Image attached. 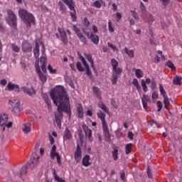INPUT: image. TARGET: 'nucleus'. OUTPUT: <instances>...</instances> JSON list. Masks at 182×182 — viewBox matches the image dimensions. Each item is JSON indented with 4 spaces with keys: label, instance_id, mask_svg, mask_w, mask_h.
<instances>
[{
    "label": "nucleus",
    "instance_id": "nucleus-52",
    "mask_svg": "<svg viewBox=\"0 0 182 182\" xmlns=\"http://www.w3.org/2000/svg\"><path fill=\"white\" fill-rule=\"evenodd\" d=\"M94 6H95V8H102V3L100 1H95L94 2Z\"/></svg>",
    "mask_w": 182,
    "mask_h": 182
},
{
    "label": "nucleus",
    "instance_id": "nucleus-20",
    "mask_svg": "<svg viewBox=\"0 0 182 182\" xmlns=\"http://www.w3.org/2000/svg\"><path fill=\"white\" fill-rule=\"evenodd\" d=\"M31 126H32V124H31L29 123L24 124L23 125L22 130H23V132L24 134H28V133H31V132L32 130L31 129Z\"/></svg>",
    "mask_w": 182,
    "mask_h": 182
},
{
    "label": "nucleus",
    "instance_id": "nucleus-8",
    "mask_svg": "<svg viewBox=\"0 0 182 182\" xmlns=\"http://www.w3.org/2000/svg\"><path fill=\"white\" fill-rule=\"evenodd\" d=\"M84 33H85L86 36L87 38H90V39L92 41V42L95 45H97L99 43V36L97 35H94L93 33H91L89 31H86V30H84Z\"/></svg>",
    "mask_w": 182,
    "mask_h": 182
},
{
    "label": "nucleus",
    "instance_id": "nucleus-57",
    "mask_svg": "<svg viewBox=\"0 0 182 182\" xmlns=\"http://www.w3.org/2000/svg\"><path fill=\"white\" fill-rule=\"evenodd\" d=\"M132 84L134 85V86H135V87H137V89H139V80H137V79L134 78Z\"/></svg>",
    "mask_w": 182,
    "mask_h": 182
},
{
    "label": "nucleus",
    "instance_id": "nucleus-55",
    "mask_svg": "<svg viewBox=\"0 0 182 182\" xmlns=\"http://www.w3.org/2000/svg\"><path fill=\"white\" fill-rule=\"evenodd\" d=\"M157 106H158V112H161V109H163V104L161 103V101L157 102Z\"/></svg>",
    "mask_w": 182,
    "mask_h": 182
},
{
    "label": "nucleus",
    "instance_id": "nucleus-41",
    "mask_svg": "<svg viewBox=\"0 0 182 182\" xmlns=\"http://www.w3.org/2000/svg\"><path fill=\"white\" fill-rule=\"evenodd\" d=\"M43 99L44 102L47 104V106H48V109H50V101L49 100V97H48V95H43Z\"/></svg>",
    "mask_w": 182,
    "mask_h": 182
},
{
    "label": "nucleus",
    "instance_id": "nucleus-51",
    "mask_svg": "<svg viewBox=\"0 0 182 182\" xmlns=\"http://www.w3.org/2000/svg\"><path fill=\"white\" fill-rule=\"evenodd\" d=\"M11 49L14 52H19V50H20V48L18 47V46H16L15 44H11Z\"/></svg>",
    "mask_w": 182,
    "mask_h": 182
},
{
    "label": "nucleus",
    "instance_id": "nucleus-1",
    "mask_svg": "<svg viewBox=\"0 0 182 182\" xmlns=\"http://www.w3.org/2000/svg\"><path fill=\"white\" fill-rule=\"evenodd\" d=\"M50 96L54 105L58 107V114H55V117L57 126L60 129L62 127V119L63 117V112H65L69 116L72 114L70 107L65 104L69 101V98L68 97L66 91H65V88L62 86L56 87L51 91Z\"/></svg>",
    "mask_w": 182,
    "mask_h": 182
},
{
    "label": "nucleus",
    "instance_id": "nucleus-25",
    "mask_svg": "<svg viewBox=\"0 0 182 182\" xmlns=\"http://www.w3.org/2000/svg\"><path fill=\"white\" fill-rule=\"evenodd\" d=\"M23 92L28 95V96H32V95H35V90L33 88H28L26 87H22Z\"/></svg>",
    "mask_w": 182,
    "mask_h": 182
},
{
    "label": "nucleus",
    "instance_id": "nucleus-46",
    "mask_svg": "<svg viewBox=\"0 0 182 182\" xmlns=\"http://www.w3.org/2000/svg\"><path fill=\"white\" fill-rule=\"evenodd\" d=\"M120 178L124 182H126L127 179L126 178V173L124 171H122L120 173Z\"/></svg>",
    "mask_w": 182,
    "mask_h": 182
},
{
    "label": "nucleus",
    "instance_id": "nucleus-53",
    "mask_svg": "<svg viewBox=\"0 0 182 182\" xmlns=\"http://www.w3.org/2000/svg\"><path fill=\"white\" fill-rule=\"evenodd\" d=\"M166 65H168V68H170V69H176V67H174V64L171 63V61H168L166 63Z\"/></svg>",
    "mask_w": 182,
    "mask_h": 182
},
{
    "label": "nucleus",
    "instance_id": "nucleus-54",
    "mask_svg": "<svg viewBox=\"0 0 182 182\" xmlns=\"http://www.w3.org/2000/svg\"><path fill=\"white\" fill-rule=\"evenodd\" d=\"M160 2H161L162 5H164V6H167V5H168V4H170V0H159Z\"/></svg>",
    "mask_w": 182,
    "mask_h": 182
},
{
    "label": "nucleus",
    "instance_id": "nucleus-23",
    "mask_svg": "<svg viewBox=\"0 0 182 182\" xmlns=\"http://www.w3.org/2000/svg\"><path fill=\"white\" fill-rule=\"evenodd\" d=\"M144 109L147 108V102H150V98L148 95L144 94L141 98Z\"/></svg>",
    "mask_w": 182,
    "mask_h": 182
},
{
    "label": "nucleus",
    "instance_id": "nucleus-4",
    "mask_svg": "<svg viewBox=\"0 0 182 182\" xmlns=\"http://www.w3.org/2000/svg\"><path fill=\"white\" fill-rule=\"evenodd\" d=\"M67 6H68L70 12V16L73 22H76V10H75V3L73 2V0H62Z\"/></svg>",
    "mask_w": 182,
    "mask_h": 182
},
{
    "label": "nucleus",
    "instance_id": "nucleus-33",
    "mask_svg": "<svg viewBox=\"0 0 182 182\" xmlns=\"http://www.w3.org/2000/svg\"><path fill=\"white\" fill-rule=\"evenodd\" d=\"M28 166H29V163H27L26 165L21 168V170L20 171V176H23L26 174V173H28Z\"/></svg>",
    "mask_w": 182,
    "mask_h": 182
},
{
    "label": "nucleus",
    "instance_id": "nucleus-27",
    "mask_svg": "<svg viewBox=\"0 0 182 182\" xmlns=\"http://www.w3.org/2000/svg\"><path fill=\"white\" fill-rule=\"evenodd\" d=\"M85 56L87 60L90 62L91 68L95 70V64L93 63V59L92 58V55L85 53Z\"/></svg>",
    "mask_w": 182,
    "mask_h": 182
},
{
    "label": "nucleus",
    "instance_id": "nucleus-2",
    "mask_svg": "<svg viewBox=\"0 0 182 182\" xmlns=\"http://www.w3.org/2000/svg\"><path fill=\"white\" fill-rule=\"evenodd\" d=\"M18 16L21 19L26 23L27 26L31 28V23H34L35 17L31 13H28L26 9H21L18 11Z\"/></svg>",
    "mask_w": 182,
    "mask_h": 182
},
{
    "label": "nucleus",
    "instance_id": "nucleus-22",
    "mask_svg": "<svg viewBox=\"0 0 182 182\" xmlns=\"http://www.w3.org/2000/svg\"><path fill=\"white\" fill-rule=\"evenodd\" d=\"M90 156L89 155H85L83 158H82V166H84V167H89V166L91 164V163H90Z\"/></svg>",
    "mask_w": 182,
    "mask_h": 182
},
{
    "label": "nucleus",
    "instance_id": "nucleus-18",
    "mask_svg": "<svg viewBox=\"0 0 182 182\" xmlns=\"http://www.w3.org/2000/svg\"><path fill=\"white\" fill-rule=\"evenodd\" d=\"M111 63L114 72L122 73V70L121 68H117V66H119V62H117L116 59H112Z\"/></svg>",
    "mask_w": 182,
    "mask_h": 182
},
{
    "label": "nucleus",
    "instance_id": "nucleus-49",
    "mask_svg": "<svg viewBox=\"0 0 182 182\" xmlns=\"http://www.w3.org/2000/svg\"><path fill=\"white\" fill-rule=\"evenodd\" d=\"M50 157L53 160H55V157H56L57 156L59 155V154L58 152L55 151H50Z\"/></svg>",
    "mask_w": 182,
    "mask_h": 182
},
{
    "label": "nucleus",
    "instance_id": "nucleus-62",
    "mask_svg": "<svg viewBox=\"0 0 182 182\" xmlns=\"http://www.w3.org/2000/svg\"><path fill=\"white\" fill-rule=\"evenodd\" d=\"M92 31L94 32V33H97V32H99V30L97 29V26H92Z\"/></svg>",
    "mask_w": 182,
    "mask_h": 182
},
{
    "label": "nucleus",
    "instance_id": "nucleus-11",
    "mask_svg": "<svg viewBox=\"0 0 182 182\" xmlns=\"http://www.w3.org/2000/svg\"><path fill=\"white\" fill-rule=\"evenodd\" d=\"M102 130L106 141L110 143V141H112V135H110V132H109V127L107 125H105L102 127Z\"/></svg>",
    "mask_w": 182,
    "mask_h": 182
},
{
    "label": "nucleus",
    "instance_id": "nucleus-48",
    "mask_svg": "<svg viewBox=\"0 0 182 182\" xmlns=\"http://www.w3.org/2000/svg\"><path fill=\"white\" fill-rule=\"evenodd\" d=\"M108 29L109 32H111V33H113V32H114V28H113V26H112V21L110 20L108 21Z\"/></svg>",
    "mask_w": 182,
    "mask_h": 182
},
{
    "label": "nucleus",
    "instance_id": "nucleus-47",
    "mask_svg": "<svg viewBox=\"0 0 182 182\" xmlns=\"http://www.w3.org/2000/svg\"><path fill=\"white\" fill-rule=\"evenodd\" d=\"M159 91L163 97L166 96V90L161 84L159 85Z\"/></svg>",
    "mask_w": 182,
    "mask_h": 182
},
{
    "label": "nucleus",
    "instance_id": "nucleus-63",
    "mask_svg": "<svg viewBox=\"0 0 182 182\" xmlns=\"http://www.w3.org/2000/svg\"><path fill=\"white\" fill-rule=\"evenodd\" d=\"M151 89L154 90V87H156V81L154 80H152L151 82Z\"/></svg>",
    "mask_w": 182,
    "mask_h": 182
},
{
    "label": "nucleus",
    "instance_id": "nucleus-24",
    "mask_svg": "<svg viewBox=\"0 0 182 182\" xmlns=\"http://www.w3.org/2000/svg\"><path fill=\"white\" fill-rule=\"evenodd\" d=\"M77 113L80 119H83V107H82V105L80 104H78L77 105Z\"/></svg>",
    "mask_w": 182,
    "mask_h": 182
},
{
    "label": "nucleus",
    "instance_id": "nucleus-5",
    "mask_svg": "<svg viewBox=\"0 0 182 182\" xmlns=\"http://www.w3.org/2000/svg\"><path fill=\"white\" fill-rule=\"evenodd\" d=\"M35 68L36 70L38 75V77L40 80L42 82V83H46V80H48V77L45 74H43L42 72H41V66L39 65V60H37L35 63Z\"/></svg>",
    "mask_w": 182,
    "mask_h": 182
},
{
    "label": "nucleus",
    "instance_id": "nucleus-45",
    "mask_svg": "<svg viewBox=\"0 0 182 182\" xmlns=\"http://www.w3.org/2000/svg\"><path fill=\"white\" fill-rule=\"evenodd\" d=\"M147 22L148 23H153V22H154V17H153V15L149 14L147 16Z\"/></svg>",
    "mask_w": 182,
    "mask_h": 182
},
{
    "label": "nucleus",
    "instance_id": "nucleus-16",
    "mask_svg": "<svg viewBox=\"0 0 182 182\" xmlns=\"http://www.w3.org/2000/svg\"><path fill=\"white\" fill-rule=\"evenodd\" d=\"M8 90L12 91L14 90V92H20L19 85H15L12 82H9L6 86Z\"/></svg>",
    "mask_w": 182,
    "mask_h": 182
},
{
    "label": "nucleus",
    "instance_id": "nucleus-32",
    "mask_svg": "<svg viewBox=\"0 0 182 182\" xmlns=\"http://www.w3.org/2000/svg\"><path fill=\"white\" fill-rule=\"evenodd\" d=\"M83 65L86 69V74L87 75V76H89V77H90V79H92V71H90V68H89V64L86 63L85 64H83Z\"/></svg>",
    "mask_w": 182,
    "mask_h": 182
},
{
    "label": "nucleus",
    "instance_id": "nucleus-6",
    "mask_svg": "<svg viewBox=\"0 0 182 182\" xmlns=\"http://www.w3.org/2000/svg\"><path fill=\"white\" fill-rule=\"evenodd\" d=\"M73 29L74 32H75L77 36H78L80 41H81V42H82L85 45H87V39L86 37H85V36H83V34H82V33H80V29L77 28V26L74 25L73 26Z\"/></svg>",
    "mask_w": 182,
    "mask_h": 182
},
{
    "label": "nucleus",
    "instance_id": "nucleus-58",
    "mask_svg": "<svg viewBox=\"0 0 182 182\" xmlns=\"http://www.w3.org/2000/svg\"><path fill=\"white\" fill-rule=\"evenodd\" d=\"M131 12L134 19L139 20V16L137 15V13L134 11H131Z\"/></svg>",
    "mask_w": 182,
    "mask_h": 182
},
{
    "label": "nucleus",
    "instance_id": "nucleus-7",
    "mask_svg": "<svg viewBox=\"0 0 182 182\" xmlns=\"http://www.w3.org/2000/svg\"><path fill=\"white\" fill-rule=\"evenodd\" d=\"M41 52H43V55L40 58L41 68L44 73H46V65H48L46 55H45L44 50H42Z\"/></svg>",
    "mask_w": 182,
    "mask_h": 182
},
{
    "label": "nucleus",
    "instance_id": "nucleus-60",
    "mask_svg": "<svg viewBox=\"0 0 182 182\" xmlns=\"http://www.w3.org/2000/svg\"><path fill=\"white\" fill-rule=\"evenodd\" d=\"M84 25L85 26H89V25H90V23L89 22V20L87 19V18H85Z\"/></svg>",
    "mask_w": 182,
    "mask_h": 182
},
{
    "label": "nucleus",
    "instance_id": "nucleus-43",
    "mask_svg": "<svg viewBox=\"0 0 182 182\" xmlns=\"http://www.w3.org/2000/svg\"><path fill=\"white\" fill-rule=\"evenodd\" d=\"M77 56L79 59H80V60L82 62V65L87 63V62H86V60H85V57H82V54L79 51L77 52Z\"/></svg>",
    "mask_w": 182,
    "mask_h": 182
},
{
    "label": "nucleus",
    "instance_id": "nucleus-26",
    "mask_svg": "<svg viewBox=\"0 0 182 182\" xmlns=\"http://www.w3.org/2000/svg\"><path fill=\"white\" fill-rule=\"evenodd\" d=\"M9 105H11L13 108L19 107V106L21 105V102H19L18 100H10Z\"/></svg>",
    "mask_w": 182,
    "mask_h": 182
},
{
    "label": "nucleus",
    "instance_id": "nucleus-44",
    "mask_svg": "<svg viewBox=\"0 0 182 182\" xmlns=\"http://www.w3.org/2000/svg\"><path fill=\"white\" fill-rule=\"evenodd\" d=\"M146 81L144 80H141V86L144 92H147L149 89L147 88V85H146Z\"/></svg>",
    "mask_w": 182,
    "mask_h": 182
},
{
    "label": "nucleus",
    "instance_id": "nucleus-31",
    "mask_svg": "<svg viewBox=\"0 0 182 182\" xmlns=\"http://www.w3.org/2000/svg\"><path fill=\"white\" fill-rule=\"evenodd\" d=\"M53 174V176H54V180H55V181H57V182H66V181H65V179L59 177V176H58V174H56V171L54 170Z\"/></svg>",
    "mask_w": 182,
    "mask_h": 182
},
{
    "label": "nucleus",
    "instance_id": "nucleus-28",
    "mask_svg": "<svg viewBox=\"0 0 182 182\" xmlns=\"http://www.w3.org/2000/svg\"><path fill=\"white\" fill-rule=\"evenodd\" d=\"M124 52L130 58V59L134 58V50H129L127 47L124 48Z\"/></svg>",
    "mask_w": 182,
    "mask_h": 182
},
{
    "label": "nucleus",
    "instance_id": "nucleus-35",
    "mask_svg": "<svg viewBox=\"0 0 182 182\" xmlns=\"http://www.w3.org/2000/svg\"><path fill=\"white\" fill-rule=\"evenodd\" d=\"M164 104L165 109L168 110V105H170V101L168 100V97H167L166 95L164 96Z\"/></svg>",
    "mask_w": 182,
    "mask_h": 182
},
{
    "label": "nucleus",
    "instance_id": "nucleus-3",
    "mask_svg": "<svg viewBox=\"0 0 182 182\" xmlns=\"http://www.w3.org/2000/svg\"><path fill=\"white\" fill-rule=\"evenodd\" d=\"M7 22L9 26H11L12 29L16 31V29H18V18L16 17V14H15L14 11H12L11 9H9L7 10Z\"/></svg>",
    "mask_w": 182,
    "mask_h": 182
},
{
    "label": "nucleus",
    "instance_id": "nucleus-21",
    "mask_svg": "<svg viewBox=\"0 0 182 182\" xmlns=\"http://www.w3.org/2000/svg\"><path fill=\"white\" fill-rule=\"evenodd\" d=\"M122 73H119V71H114L112 77V84L116 85L117 83V80L119 79V75Z\"/></svg>",
    "mask_w": 182,
    "mask_h": 182
},
{
    "label": "nucleus",
    "instance_id": "nucleus-40",
    "mask_svg": "<svg viewBox=\"0 0 182 182\" xmlns=\"http://www.w3.org/2000/svg\"><path fill=\"white\" fill-rule=\"evenodd\" d=\"M118 151L119 150L117 149V148H114V151H112V157L114 160H117V157H118Z\"/></svg>",
    "mask_w": 182,
    "mask_h": 182
},
{
    "label": "nucleus",
    "instance_id": "nucleus-59",
    "mask_svg": "<svg viewBox=\"0 0 182 182\" xmlns=\"http://www.w3.org/2000/svg\"><path fill=\"white\" fill-rule=\"evenodd\" d=\"M48 69L50 73H56V70L52 68L50 65H48Z\"/></svg>",
    "mask_w": 182,
    "mask_h": 182
},
{
    "label": "nucleus",
    "instance_id": "nucleus-50",
    "mask_svg": "<svg viewBox=\"0 0 182 182\" xmlns=\"http://www.w3.org/2000/svg\"><path fill=\"white\" fill-rule=\"evenodd\" d=\"M93 91H94L95 95H96L97 96H100L101 93H100V90H99V88L94 87Z\"/></svg>",
    "mask_w": 182,
    "mask_h": 182
},
{
    "label": "nucleus",
    "instance_id": "nucleus-15",
    "mask_svg": "<svg viewBox=\"0 0 182 182\" xmlns=\"http://www.w3.org/2000/svg\"><path fill=\"white\" fill-rule=\"evenodd\" d=\"M8 114L4 112L0 113V126H5L8 122Z\"/></svg>",
    "mask_w": 182,
    "mask_h": 182
},
{
    "label": "nucleus",
    "instance_id": "nucleus-14",
    "mask_svg": "<svg viewBox=\"0 0 182 182\" xmlns=\"http://www.w3.org/2000/svg\"><path fill=\"white\" fill-rule=\"evenodd\" d=\"M22 50L26 53H29L32 52V46H31L28 41H24L22 43Z\"/></svg>",
    "mask_w": 182,
    "mask_h": 182
},
{
    "label": "nucleus",
    "instance_id": "nucleus-30",
    "mask_svg": "<svg viewBox=\"0 0 182 182\" xmlns=\"http://www.w3.org/2000/svg\"><path fill=\"white\" fill-rule=\"evenodd\" d=\"M98 107L100 109H102L105 113L109 114V109H107V107L102 102H98Z\"/></svg>",
    "mask_w": 182,
    "mask_h": 182
},
{
    "label": "nucleus",
    "instance_id": "nucleus-9",
    "mask_svg": "<svg viewBox=\"0 0 182 182\" xmlns=\"http://www.w3.org/2000/svg\"><path fill=\"white\" fill-rule=\"evenodd\" d=\"M82 129L85 133V136L87 137L88 141H90V143H92V141H93V136H92V129H90L89 127H87V125L85 124L82 126Z\"/></svg>",
    "mask_w": 182,
    "mask_h": 182
},
{
    "label": "nucleus",
    "instance_id": "nucleus-10",
    "mask_svg": "<svg viewBox=\"0 0 182 182\" xmlns=\"http://www.w3.org/2000/svg\"><path fill=\"white\" fill-rule=\"evenodd\" d=\"M31 161V163L28 164V166H30L31 168H35V167H36V164L39 162V156H38L36 153L33 154Z\"/></svg>",
    "mask_w": 182,
    "mask_h": 182
},
{
    "label": "nucleus",
    "instance_id": "nucleus-12",
    "mask_svg": "<svg viewBox=\"0 0 182 182\" xmlns=\"http://www.w3.org/2000/svg\"><path fill=\"white\" fill-rule=\"evenodd\" d=\"M58 31L60 33L61 41L64 43V45L68 44V36L66 35V31L62 28H58Z\"/></svg>",
    "mask_w": 182,
    "mask_h": 182
},
{
    "label": "nucleus",
    "instance_id": "nucleus-13",
    "mask_svg": "<svg viewBox=\"0 0 182 182\" xmlns=\"http://www.w3.org/2000/svg\"><path fill=\"white\" fill-rule=\"evenodd\" d=\"M74 157L77 163L80 162L82 159V149H80V146L79 144L77 145L76 151L74 154Z\"/></svg>",
    "mask_w": 182,
    "mask_h": 182
},
{
    "label": "nucleus",
    "instance_id": "nucleus-19",
    "mask_svg": "<svg viewBox=\"0 0 182 182\" xmlns=\"http://www.w3.org/2000/svg\"><path fill=\"white\" fill-rule=\"evenodd\" d=\"M72 137H73L72 132L70 131L69 128L66 127L64 131V135H63L64 140H70Z\"/></svg>",
    "mask_w": 182,
    "mask_h": 182
},
{
    "label": "nucleus",
    "instance_id": "nucleus-17",
    "mask_svg": "<svg viewBox=\"0 0 182 182\" xmlns=\"http://www.w3.org/2000/svg\"><path fill=\"white\" fill-rule=\"evenodd\" d=\"M97 117L100 119L102 123V127L105 126H107V123L106 122V114L102 112V111H100L97 112Z\"/></svg>",
    "mask_w": 182,
    "mask_h": 182
},
{
    "label": "nucleus",
    "instance_id": "nucleus-39",
    "mask_svg": "<svg viewBox=\"0 0 182 182\" xmlns=\"http://www.w3.org/2000/svg\"><path fill=\"white\" fill-rule=\"evenodd\" d=\"M76 68L79 72H85V68L82 66V63L80 62H77L76 63Z\"/></svg>",
    "mask_w": 182,
    "mask_h": 182
},
{
    "label": "nucleus",
    "instance_id": "nucleus-36",
    "mask_svg": "<svg viewBox=\"0 0 182 182\" xmlns=\"http://www.w3.org/2000/svg\"><path fill=\"white\" fill-rule=\"evenodd\" d=\"M58 6L61 14H65V12H66V6H65V4H63L62 1H60Z\"/></svg>",
    "mask_w": 182,
    "mask_h": 182
},
{
    "label": "nucleus",
    "instance_id": "nucleus-42",
    "mask_svg": "<svg viewBox=\"0 0 182 182\" xmlns=\"http://www.w3.org/2000/svg\"><path fill=\"white\" fill-rule=\"evenodd\" d=\"M132 144H127L126 145V154H130V153H132Z\"/></svg>",
    "mask_w": 182,
    "mask_h": 182
},
{
    "label": "nucleus",
    "instance_id": "nucleus-61",
    "mask_svg": "<svg viewBox=\"0 0 182 182\" xmlns=\"http://www.w3.org/2000/svg\"><path fill=\"white\" fill-rule=\"evenodd\" d=\"M6 83H8V81L6 80H1L0 84L2 85V86H6Z\"/></svg>",
    "mask_w": 182,
    "mask_h": 182
},
{
    "label": "nucleus",
    "instance_id": "nucleus-29",
    "mask_svg": "<svg viewBox=\"0 0 182 182\" xmlns=\"http://www.w3.org/2000/svg\"><path fill=\"white\" fill-rule=\"evenodd\" d=\"M181 80H182V77L181 76H176L173 78V85H176L178 86H181Z\"/></svg>",
    "mask_w": 182,
    "mask_h": 182
},
{
    "label": "nucleus",
    "instance_id": "nucleus-34",
    "mask_svg": "<svg viewBox=\"0 0 182 182\" xmlns=\"http://www.w3.org/2000/svg\"><path fill=\"white\" fill-rule=\"evenodd\" d=\"M33 53L35 58L38 59V58H39V45L38 43H36V48L33 49Z\"/></svg>",
    "mask_w": 182,
    "mask_h": 182
},
{
    "label": "nucleus",
    "instance_id": "nucleus-56",
    "mask_svg": "<svg viewBox=\"0 0 182 182\" xmlns=\"http://www.w3.org/2000/svg\"><path fill=\"white\" fill-rule=\"evenodd\" d=\"M108 46H109V48H111V49L114 50V51L118 50L117 47H116L114 45H113V43H108Z\"/></svg>",
    "mask_w": 182,
    "mask_h": 182
},
{
    "label": "nucleus",
    "instance_id": "nucleus-37",
    "mask_svg": "<svg viewBox=\"0 0 182 182\" xmlns=\"http://www.w3.org/2000/svg\"><path fill=\"white\" fill-rule=\"evenodd\" d=\"M135 75L138 79L143 77V70L140 69L135 70Z\"/></svg>",
    "mask_w": 182,
    "mask_h": 182
},
{
    "label": "nucleus",
    "instance_id": "nucleus-64",
    "mask_svg": "<svg viewBox=\"0 0 182 182\" xmlns=\"http://www.w3.org/2000/svg\"><path fill=\"white\" fill-rule=\"evenodd\" d=\"M41 11H43V12H48V8L46 7V6H41Z\"/></svg>",
    "mask_w": 182,
    "mask_h": 182
},
{
    "label": "nucleus",
    "instance_id": "nucleus-38",
    "mask_svg": "<svg viewBox=\"0 0 182 182\" xmlns=\"http://www.w3.org/2000/svg\"><path fill=\"white\" fill-rule=\"evenodd\" d=\"M12 113L16 115L19 114L21 113V108L19 107H13Z\"/></svg>",
    "mask_w": 182,
    "mask_h": 182
}]
</instances>
